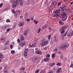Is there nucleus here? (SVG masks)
Wrapping results in <instances>:
<instances>
[{
	"mask_svg": "<svg viewBox=\"0 0 73 73\" xmlns=\"http://www.w3.org/2000/svg\"><path fill=\"white\" fill-rule=\"evenodd\" d=\"M54 72L53 71V70H50V72H48V73H53Z\"/></svg>",
	"mask_w": 73,
	"mask_h": 73,
	"instance_id": "nucleus-35",
	"label": "nucleus"
},
{
	"mask_svg": "<svg viewBox=\"0 0 73 73\" xmlns=\"http://www.w3.org/2000/svg\"><path fill=\"white\" fill-rule=\"evenodd\" d=\"M47 48H48V46H46L44 48V49H45V50H46V49H47Z\"/></svg>",
	"mask_w": 73,
	"mask_h": 73,
	"instance_id": "nucleus-52",
	"label": "nucleus"
},
{
	"mask_svg": "<svg viewBox=\"0 0 73 73\" xmlns=\"http://www.w3.org/2000/svg\"><path fill=\"white\" fill-rule=\"evenodd\" d=\"M66 11V9H64L63 10L62 12L63 13H65Z\"/></svg>",
	"mask_w": 73,
	"mask_h": 73,
	"instance_id": "nucleus-26",
	"label": "nucleus"
},
{
	"mask_svg": "<svg viewBox=\"0 0 73 73\" xmlns=\"http://www.w3.org/2000/svg\"><path fill=\"white\" fill-rule=\"evenodd\" d=\"M59 23L61 25H63V24H64V23L62 22V21H59Z\"/></svg>",
	"mask_w": 73,
	"mask_h": 73,
	"instance_id": "nucleus-24",
	"label": "nucleus"
},
{
	"mask_svg": "<svg viewBox=\"0 0 73 73\" xmlns=\"http://www.w3.org/2000/svg\"><path fill=\"white\" fill-rule=\"evenodd\" d=\"M62 18V20L63 21H65L66 20V19H67V17H63Z\"/></svg>",
	"mask_w": 73,
	"mask_h": 73,
	"instance_id": "nucleus-14",
	"label": "nucleus"
},
{
	"mask_svg": "<svg viewBox=\"0 0 73 73\" xmlns=\"http://www.w3.org/2000/svg\"><path fill=\"white\" fill-rule=\"evenodd\" d=\"M4 57V55L1 53H0V62H1V60L3 59Z\"/></svg>",
	"mask_w": 73,
	"mask_h": 73,
	"instance_id": "nucleus-6",
	"label": "nucleus"
},
{
	"mask_svg": "<svg viewBox=\"0 0 73 73\" xmlns=\"http://www.w3.org/2000/svg\"><path fill=\"white\" fill-rule=\"evenodd\" d=\"M57 72V73H60V72H61V68H58Z\"/></svg>",
	"mask_w": 73,
	"mask_h": 73,
	"instance_id": "nucleus-17",
	"label": "nucleus"
},
{
	"mask_svg": "<svg viewBox=\"0 0 73 73\" xmlns=\"http://www.w3.org/2000/svg\"><path fill=\"white\" fill-rule=\"evenodd\" d=\"M33 17H32L31 18H30V19H31V20H33Z\"/></svg>",
	"mask_w": 73,
	"mask_h": 73,
	"instance_id": "nucleus-63",
	"label": "nucleus"
},
{
	"mask_svg": "<svg viewBox=\"0 0 73 73\" xmlns=\"http://www.w3.org/2000/svg\"><path fill=\"white\" fill-rule=\"evenodd\" d=\"M7 49V47L6 46H5L4 47V50H5V49Z\"/></svg>",
	"mask_w": 73,
	"mask_h": 73,
	"instance_id": "nucleus-45",
	"label": "nucleus"
},
{
	"mask_svg": "<svg viewBox=\"0 0 73 73\" xmlns=\"http://www.w3.org/2000/svg\"><path fill=\"white\" fill-rule=\"evenodd\" d=\"M59 9L58 10L59 11H61V10H62L63 9H64V8L62 7H60L59 8Z\"/></svg>",
	"mask_w": 73,
	"mask_h": 73,
	"instance_id": "nucleus-21",
	"label": "nucleus"
},
{
	"mask_svg": "<svg viewBox=\"0 0 73 73\" xmlns=\"http://www.w3.org/2000/svg\"><path fill=\"white\" fill-rule=\"evenodd\" d=\"M6 27H7L6 26H3L2 27V29H5V28H6Z\"/></svg>",
	"mask_w": 73,
	"mask_h": 73,
	"instance_id": "nucleus-32",
	"label": "nucleus"
},
{
	"mask_svg": "<svg viewBox=\"0 0 73 73\" xmlns=\"http://www.w3.org/2000/svg\"><path fill=\"white\" fill-rule=\"evenodd\" d=\"M20 12V10H16V12L17 13H19V12Z\"/></svg>",
	"mask_w": 73,
	"mask_h": 73,
	"instance_id": "nucleus-43",
	"label": "nucleus"
},
{
	"mask_svg": "<svg viewBox=\"0 0 73 73\" xmlns=\"http://www.w3.org/2000/svg\"><path fill=\"white\" fill-rule=\"evenodd\" d=\"M15 52V51L14 50H12L11 51V53H12L13 54H14Z\"/></svg>",
	"mask_w": 73,
	"mask_h": 73,
	"instance_id": "nucleus-33",
	"label": "nucleus"
},
{
	"mask_svg": "<svg viewBox=\"0 0 73 73\" xmlns=\"http://www.w3.org/2000/svg\"><path fill=\"white\" fill-rule=\"evenodd\" d=\"M23 46H25V45H26V42L23 43Z\"/></svg>",
	"mask_w": 73,
	"mask_h": 73,
	"instance_id": "nucleus-55",
	"label": "nucleus"
},
{
	"mask_svg": "<svg viewBox=\"0 0 73 73\" xmlns=\"http://www.w3.org/2000/svg\"><path fill=\"white\" fill-rule=\"evenodd\" d=\"M1 41L3 40V41H5V37H3L1 38Z\"/></svg>",
	"mask_w": 73,
	"mask_h": 73,
	"instance_id": "nucleus-15",
	"label": "nucleus"
},
{
	"mask_svg": "<svg viewBox=\"0 0 73 73\" xmlns=\"http://www.w3.org/2000/svg\"><path fill=\"white\" fill-rule=\"evenodd\" d=\"M20 2V6H22L23 5V0H22Z\"/></svg>",
	"mask_w": 73,
	"mask_h": 73,
	"instance_id": "nucleus-16",
	"label": "nucleus"
},
{
	"mask_svg": "<svg viewBox=\"0 0 73 73\" xmlns=\"http://www.w3.org/2000/svg\"><path fill=\"white\" fill-rule=\"evenodd\" d=\"M67 17V14L66 13H63L62 15H60V17Z\"/></svg>",
	"mask_w": 73,
	"mask_h": 73,
	"instance_id": "nucleus-5",
	"label": "nucleus"
},
{
	"mask_svg": "<svg viewBox=\"0 0 73 73\" xmlns=\"http://www.w3.org/2000/svg\"><path fill=\"white\" fill-rule=\"evenodd\" d=\"M13 45H12V44H11L10 45V48H11V49H13Z\"/></svg>",
	"mask_w": 73,
	"mask_h": 73,
	"instance_id": "nucleus-40",
	"label": "nucleus"
},
{
	"mask_svg": "<svg viewBox=\"0 0 73 73\" xmlns=\"http://www.w3.org/2000/svg\"><path fill=\"white\" fill-rule=\"evenodd\" d=\"M17 42H18V43H20V39H18L17 40Z\"/></svg>",
	"mask_w": 73,
	"mask_h": 73,
	"instance_id": "nucleus-60",
	"label": "nucleus"
},
{
	"mask_svg": "<svg viewBox=\"0 0 73 73\" xmlns=\"http://www.w3.org/2000/svg\"><path fill=\"white\" fill-rule=\"evenodd\" d=\"M49 66H52V65L51 63L49 64Z\"/></svg>",
	"mask_w": 73,
	"mask_h": 73,
	"instance_id": "nucleus-61",
	"label": "nucleus"
},
{
	"mask_svg": "<svg viewBox=\"0 0 73 73\" xmlns=\"http://www.w3.org/2000/svg\"><path fill=\"white\" fill-rule=\"evenodd\" d=\"M23 36V35H22L21 36V38H20V40L21 41H23L24 40V38Z\"/></svg>",
	"mask_w": 73,
	"mask_h": 73,
	"instance_id": "nucleus-12",
	"label": "nucleus"
},
{
	"mask_svg": "<svg viewBox=\"0 0 73 73\" xmlns=\"http://www.w3.org/2000/svg\"><path fill=\"white\" fill-rule=\"evenodd\" d=\"M54 41L55 42H56L58 41V40L56 38V36H54Z\"/></svg>",
	"mask_w": 73,
	"mask_h": 73,
	"instance_id": "nucleus-20",
	"label": "nucleus"
},
{
	"mask_svg": "<svg viewBox=\"0 0 73 73\" xmlns=\"http://www.w3.org/2000/svg\"><path fill=\"white\" fill-rule=\"evenodd\" d=\"M3 72L4 73H8V69H7V68H4Z\"/></svg>",
	"mask_w": 73,
	"mask_h": 73,
	"instance_id": "nucleus-10",
	"label": "nucleus"
},
{
	"mask_svg": "<svg viewBox=\"0 0 73 73\" xmlns=\"http://www.w3.org/2000/svg\"><path fill=\"white\" fill-rule=\"evenodd\" d=\"M9 44V41H6V45H7V44Z\"/></svg>",
	"mask_w": 73,
	"mask_h": 73,
	"instance_id": "nucleus-42",
	"label": "nucleus"
},
{
	"mask_svg": "<svg viewBox=\"0 0 73 73\" xmlns=\"http://www.w3.org/2000/svg\"><path fill=\"white\" fill-rule=\"evenodd\" d=\"M39 72V70H37L35 72V73H38Z\"/></svg>",
	"mask_w": 73,
	"mask_h": 73,
	"instance_id": "nucleus-44",
	"label": "nucleus"
},
{
	"mask_svg": "<svg viewBox=\"0 0 73 73\" xmlns=\"http://www.w3.org/2000/svg\"><path fill=\"white\" fill-rule=\"evenodd\" d=\"M15 27H16V25H15L13 27V29H15Z\"/></svg>",
	"mask_w": 73,
	"mask_h": 73,
	"instance_id": "nucleus-56",
	"label": "nucleus"
},
{
	"mask_svg": "<svg viewBox=\"0 0 73 73\" xmlns=\"http://www.w3.org/2000/svg\"><path fill=\"white\" fill-rule=\"evenodd\" d=\"M3 3H1V4H0V8H1L2 6H3Z\"/></svg>",
	"mask_w": 73,
	"mask_h": 73,
	"instance_id": "nucleus-51",
	"label": "nucleus"
},
{
	"mask_svg": "<svg viewBox=\"0 0 73 73\" xmlns=\"http://www.w3.org/2000/svg\"><path fill=\"white\" fill-rule=\"evenodd\" d=\"M58 50V49L55 48L54 50V52H57Z\"/></svg>",
	"mask_w": 73,
	"mask_h": 73,
	"instance_id": "nucleus-29",
	"label": "nucleus"
},
{
	"mask_svg": "<svg viewBox=\"0 0 73 73\" xmlns=\"http://www.w3.org/2000/svg\"><path fill=\"white\" fill-rule=\"evenodd\" d=\"M68 33L67 32H66L64 34V35L63 36V37H65V36H66L67 33Z\"/></svg>",
	"mask_w": 73,
	"mask_h": 73,
	"instance_id": "nucleus-30",
	"label": "nucleus"
},
{
	"mask_svg": "<svg viewBox=\"0 0 73 73\" xmlns=\"http://www.w3.org/2000/svg\"><path fill=\"white\" fill-rule=\"evenodd\" d=\"M68 36L69 37H70V36H72V34H70V33H68Z\"/></svg>",
	"mask_w": 73,
	"mask_h": 73,
	"instance_id": "nucleus-38",
	"label": "nucleus"
},
{
	"mask_svg": "<svg viewBox=\"0 0 73 73\" xmlns=\"http://www.w3.org/2000/svg\"><path fill=\"white\" fill-rule=\"evenodd\" d=\"M24 55L26 57V56H27V52H25V53H24Z\"/></svg>",
	"mask_w": 73,
	"mask_h": 73,
	"instance_id": "nucleus-41",
	"label": "nucleus"
},
{
	"mask_svg": "<svg viewBox=\"0 0 73 73\" xmlns=\"http://www.w3.org/2000/svg\"><path fill=\"white\" fill-rule=\"evenodd\" d=\"M17 1H18V2H20L21 1V0H15Z\"/></svg>",
	"mask_w": 73,
	"mask_h": 73,
	"instance_id": "nucleus-57",
	"label": "nucleus"
},
{
	"mask_svg": "<svg viewBox=\"0 0 73 73\" xmlns=\"http://www.w3.org/2000/svg\"><path fill=\"white\" fill-rule=\"evenodd\" d=\"M60 12L59 11V10H56L54 13V14H55V15L54 16V17H58L59 15L60 14Z\"/></svg>",
	"mask_w": 73,
	"mask_h": 73,
	"instance_id": "nucleus-1",
	"label": "nucleus"
},
{
	"mask_svg": "<svg viewBox=\"0 0 73 73\" xmlns=\"http://www.w3.org/2000/svg\"><path fill=\"white\" fill-rule=\"evenodd\" d=\"M49 60H50V58H46L43 59V60L44 61L47 62L48 61H49Z\"/></svg>",
	"mask_w": 73,
	"mask_h": 73,
	"instance_id": "nucleus-7",
	"label": "nucleus"
},
{
	"mask_svg": "<svg viewBox=\"0 0 73 73\" xmlns=\"http://www.w3.org/2000/svg\"><path fill=\"white\" fill-rule=\"evenodd\" d=\"M44 28H47V25H44Z\"/></svg>",
	"mask_w": 73,
	"mask_h": 73,
	"instance_id": "nucleus-49",
	"label": "nucleus"
},
{
	"mask_svg": "<svg viewBox=\"0 0 73 73\" xmlns=\"http://www.w3.org/2000/svg\"><path fill=\"white\" fill-rule=\"evenodd\" d=\"M18 3L16 1H14L13 3V8H14L17 5Z\"/></svg>",
	"mask_w": 73,
	"mask_h": 73,
	"instance_id": "nucleus-3",
	"label": "nucleus"
},
{
	"mask_svg": "<svg viewBox=\"0 0 73 73\" xmlns=\"http://www.w3.org/2000/svg\"><path fill=\"white\" fill-rule=\"evenodd\" d=\"M66 47H67V45H65L64 46H60V48H61V49H66Z\"/></svg>",
	"mask_w": 73,
	"mask_h": 73,
	"instance_id": "nucleus-8",
	"label": "nucleus"
},
{
	"mask_svg": "<svg viewBox=\"0 0 73 73\" xmlns=\"http://www.w3.org/2000/svg\"><path fill=\"white\" fill-rule=\"evenodd\" d=\"M31 46H35V44H32V45H31Z\"/></svg>",
	"mask_w": 73,
	"mask_h": 73,
	"instance_id": "nucleus-58",
	"label": "nucleus"
},
{
	"mask_svg": "<svg viewBox=\"0 0 73 73\" xmlns=\"http://www.w3.org/2000/svg\"><path fill=\"white\" fill-rule=\"evenodd\" d=\"M12 13H14L15 14H16V12L15 11L13 10L12 11Z\"/></svg>",
	"mask_w": 73,
	"mask_h": 73,
	"instance_id": "nucleus-48",
	"label": "nucleus"
},
{
	"mask_svg": "<svg viewBox=\"0 0 73 73\" xmlns=\"http://www.w3.org/2000/svg\"><path fill=\"white\" fill-rule=\"evenodd\" d=\"M40 31H41V29L40 28H39L38 29V33H40Z\"/></svg>",
	"mask_w": 73,
	"mask_h": 73,
	"instance_id": "nucleus-39",
	"label": "nucleus"
},
{
	"mask_svg": "<svg viewBox=\"0 0 73 73\" xmlns=\"http://www.w3.org/2000/svg\"><path fill=\"white\" fill-rule=\"evenodd\" d=\"M55 55H56V54L54 53H53L52 54V55L51 57L52 58H54V57H55Z\"/></svg>",
	"mask_w": 73,
	"mask_h": 73,
	"instance_id": "nucleus-18",
	"label": "nucleus"
},
{
	"mask_svg": "<svg viewBox=\"0 0 73 73\" xmlns=\"http://www.w3.org/2000/svg\"><path fill=\"white\" fill-rule=\"evenodd\" d=\"M9 19H7V21H6V22L7 23H9Z\"/></svg>",
	"mask_w": 73,
	"mask_h": 73,
	"instance_id": "nucleus-47",
	"label": "nucleus"
},
{
	"mask_svg": "<svg viewBox=\"0 0 73 73\" xmlns=\"http://www.w3.org/2000/svg\"><path fill=\"white\" fill-rule=\"evenodd\" d=\"M56 65L58 66H61V63H58L56 64Z\"/></svg>",
	"mask_w": 73,
	"mask_h": 73,
	"instance_id": "nucleus-31",
	"label": "nucleus"
},
{
	"mask_svg": "<svg viewBox=\"0 0 73 73\" xmlns=\"http://www.w3.org/2000/svg\"><path fill=\"white\" fill-rule=\"evenodd\" d=\"M65 33V31L61 30V35H62V34H63V33Z\"/></svg>",
	"mask_w": 73,
	"mask_h": 73,
	"instance_id": "nucleus-28",
	"label": "nucleus"
},
{
	"mask_svg": "<svg viewBox=\"0 0 73 73\" xmlns=\"http://www.w3.org/2000/svg\"><path fill=\"white\" fill-rule=\"evenodd\" d=\"M36 54H42V52L41 51H39L38 50H36Z\"/></svg>",
	"mask_w": 73,
	"mask_h": 73,
	"instance_id": "nucleus-9",
	"label": "nucleus"
},
{
	"mask_svg": "<svg viewBox=\"0 0 73 73\" xmlns=\"http://www.w3.org/2000/svg\"><path fill=\"white\" fill-rule=\"evenodd\" d=\"M51 35H50L48 36V38L49 40H50V38L51 37Z\"/></svg>",
	"mask_w": 73,
	"mask_h": 73,
	"instance_id": "nucleus-34",
	"label": "nucleus"
},
{
	"mask_svg": "<svg viewBox=\"0 0 73 73\" xmlns=\"http://www.w3.org/2000/svg\"><path fill=\"white\" fill-rule=\"evenodd\" d=\"M67 27V26H66V25L62 26L60 28V31H65V30L66 29Z\"/></svg>",
	"mask_w": 73,
	"mask_h": 73,
	"instance_id": "nucleus-2",
	"label": "nucleus"
},
{
	"mask_svg": "<svg viewBox=\"0 0 73 73\" xmlns=\"http://www.w3.org/2000/svg\"><path fill=\"white\" fill-rule=\"evenodd\" d=\"M51 5H54V2H52L51 3Z\"/></svg>",
	"mask_w": 73,
	"mask_h": 73,
	"instance_id": "nucleus-64",
	"label": "nucleus"
},
{
	"mask_svg": "<svg viewBox=\"0 0 73 73\" xmlns=\"http://www.w3.org/2000/svg\"><path fill=\"white\" fill-rule=\"evenodd\" d=\"M66 7V5H63V7H62L64 8H65Z\"/></svg>",
	"mask_w": 73,
	"mask_h": 73,
	"instance_id": "nucleus-62",
	"label": "nucleus"
},
{
	"mask_svg": "<svg viewBox=\"0 0 73 73\" xmlns=\"http://www.w3.org/2000/svg\"><path fill=\"white\" fill-rule=\"evenodd\" d=\"M51 64V65H52V66H53V65H55V63L53 62Z\"/></svg>",
	"mask_w": 73,
	"mask_h": 73,
	"instance_id": "nucleus-50",
	"label": "nucleus"
},
{
	"mask_svg": "<svg viewBox=\"0 0 73 73\" xmlns=\"http://www.w3.org/2000/svg\"><path fill=\"white\" fill-rule=\"evenodd\" d=\"M50 57V55L49 54H48L46 56V57L48 58V57Z\"/></svg>",
	"mask_w": 73,
	"mask_h": 73,
	"instance_id": "nucleus-36",
	"label": "nucleus"
},
{
	"mask_svg": "<svg viewBox=\"0 0 73 73\" xmlns=\"http://www.w3.org/2000/svg\"><path fill=\"white\" fill-rule=\"evenodd\" d=\"M24 4L26 5H29V1H28L26 2H25Z\"/></svg>",
	"mask_w": 73,
	"mask_h": 73,
	"instance_id": "nucleus-19",
	"label": "nucleus"
},
{
	"mask_svg": "<svg viewBox=\"0 0 73 73\" xmlns=\"http://www.w3.org/2000/svg\"><path fill=\"white\" fill-rule=\"evenodd\" d=\"M28 51V49L26 48L24 50V53H27Z\"/></svg>",
	"mask_w": 73,
	"mask_h": 73,
	"instance_id": "nucleus-25",
	"label": "nucleus"
},
{
	"mask_svg": "<svg viewBox=\"0 0 73 73\" xmlns=\"http://www.w3.org/2000/svg\"><path fill=\"white\" fill-rule=\"evenodd\" d=\"M40 45H41V46H45V45H46L44 42L43 43H40Z\"/></svg>",
	"mask_w": 73,
	"mask_h": 73,
	"instance_id": "nucleus-22",
	"label": "nucleus"
},
{
	"mask_svg": "<svg viewBox=\"0 0 73 73\" xmlns=\"http://www.w3.org/2000/svg\"><path fill=\"white\" fill-rule=\"evenodd\" d=\"M37 60V58L34 57L32 59V60L33 61H36Z\"/></svg>",
	"mask_w": 73,
	"mask_h": 73,
	"instance_id": "nucleus-13",
	"label": "nucleus"
},
{
	"mask_svg": "<svg viewBox=\"0 0 73 73\" xmlns=\"http://www.w3.org/2000/svg\"><path fill=\"white\" fill-rule=\"evenodd\" d=\"M58 53L59 54H61V51H58Z\"/></svg>",
	"mask_w": 73,
	"mask_h": 73,
	"instance_id": "nucleus-53",
	"label": "nucleus"
},
{
	"mask_svg": "<svg viewBox=\"0 0 73 73\" xmlns=\"http://www.w3.org/2000/svg\"><path fill=\"white\" fill-rule=\"evenodd\" d=\"M8 67V65L7 64H4V69H6Z\"/></svg>",
	"mask_w": 73,
	"mask_h": 73,
	"instance_id": "nucleus-27",
	"label": "nucleus"
},
{
	"mask_svg": "<svg viewBox=\"0 0 73 73\" xmlns=\"http://www.w3.org/2000/svg\"><path fill=\"white\" fill-rule=\"evenodd\" d=\"M21 46H24V45L23 44V43H21Z\"/></svg>",
	"mask_w": 73,
	"mask_h": 73,
	"instance_id": "nucleus-59",
	"label": "nucleus"
},
{
	"mask_svg": "<svg viewBox=\"0 0 73 73\" xmlns=\"http://www.w3.org/2000/svg\"><path fill=\"white\" fill-rule=\"evenodd\" d=\"M43 42H44V44L46 45L48 44V41H45Z\"/></svg>",
	"mask_w": 73,
	"mask_h": 73,
	"instance_id": "nucleus-23",
	"label": "nucleus"
},
{
	"mask_svg": "<svg viewBox=\"0 0 73 73\" xmlns=\"http://www.w3.org/2000/svg\"><path fill=\"white\" fill-rule=\"evenodd\" d=\"M29 32V29H28L27 30H26L24 32V35L25 36H26L28 35V32Z\"/></svg>",
	"mask_w": 73,
	"mask_h": 73,
	"instance_id": "nucleus-4",
	"label": "nucleus"
},
{
	"mask_svg": "<svg viewBox=\"0 0 73 73\" xmlns=\"http://www.w3.org/2000/svg\"><path fill=\"white\" fill-rule=\"evenodd\" d=\"M24 24V22H20V23L19 24V25L20 27H21V26H23Z\"/></svg>",
	"mask_w": 73,
	"mask_h": 73,
	"instance_id": "nucleus-11",
	"label": "nucleus"
},
{
	"mask_svg": "<svg viewBox=\"0 0 73 73\" xmlns=\"http://www.w3.org/2000/svg\"><path fill=\"white\" fill-rule=\"evenodd\" d=\"M10 30H11V29H8L7 30V32H8V31H10Z\"/></svg>",
	"mask_w": 73,
	"mask_h": 73,
	"instance_id": "nucleus-54",
	"label": "nucleus"
},
{
	"mask_svg": "<svg viewBox=\"0 0 73 73\" xmlns=\"http://www.w3.org/2000/svg\"><path fill=\"white\" fill-rule=\"evenodd\" d=\"M70 67L71 68H73V64H72L70 65Z\"/></svg>",
	"mask_w": 73,
	"mask_h": 73,
	"instance_id": "nucleus-46",
	"label": "nucleus"
},
{
	"mask_svg": "<svg viewBox=\"0 0 73 73\" xmlns=\"http://www.w3.org/2000/svg\"><path fill=\"white\" fill-rule=\"evenodd\" d=\"M34 23L35 24L37 25V23H38V22L37 21H34Z\"/></svg>",
	"mask_w": 73,
	"mask_h": 73,
	"instance_id": "nucleus-37",
	"label": "nucleus"
}]
</instances>
